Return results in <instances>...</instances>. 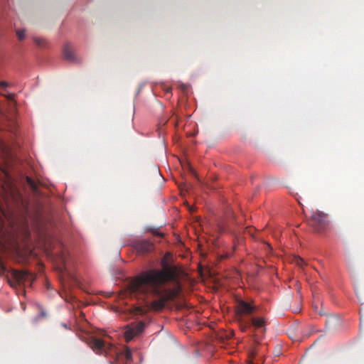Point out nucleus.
Returning a JSON list of instances; mask_svg holds the SVG:
<instances>
[{"label":"nucleus","instance_id":"f257e3e1","mask_svg":"<svg viewBox=\"0 0 364 364\" xmlns=\"http://www.w3.org/2000/svg\"><path fill=\"white\" fill-rule=\"evenodd\" d=\"M175 277V268L167 264L164 266L163 269H149L134 277L129 284L131 291L153 299V301L147 302L145 307H137L136 314L142 315L149 310L154 311L162 310L166 303L173 296V292L166 287V284Z\"/></svg>","mask_w":364,"mask_h":364},{"label":"nucleus","instance_id":"f03ea898","mask_svg":"<svg viewBox=\"0 0 364 364\" xmlns=\"http://www.w3.org/2000/svg\"><path fill=\"white\" fill-rule=\"evenodd\" d=\"M309 225L313 228L316 232H322L325 231L329 225L328 215L320 210H316L311 212V215L308 218Z\"/></svg>","mask_w":364,"mask_h":364},{"label":"nucleus","instance_id":"7ed1b4c3","mask_svg":"<svg viewBox=\"0 0 364 364\" xmlns=\"http://www.w3.org/2000/svg\"><path fill=\"white\" fill-rule=\"evenodd\" d=\"M0 94L3 96H4L6 100L9 102V114H6L4 112H2L0 110V112L2 114L3 120L5 121L6 123L8 124H6L5 126L0 124V130L4 129H8L10 132H14L15 127H16V121L13 119V115L15 114V107H16V101H15V94H11V93H1Z\"/></svg>","mask_w":364,"mask_h":364},{"label":"nucleus","instance_id":"20e7f679","mask_svg":"<svg viewBox=\"0 0 364 364\" xmlns=\"http://www.w3.org/2000/svg\"><path fill=\"white\" fill-rule=\"evenodd\" d=\"M88 346L97 354H110L114 349L112 344L107 343L101 339L91 337L87 341Z\"/></svg>","mask_w":364,"mask_h":364},{"label":"nucleus","instance_id":"39448f33","mask_svg":"<svg viewBox=\"0 0 364 364\" xmlns=\"http://www.w3.org/2000/svg\"><path fill=\"white\" fill-rule=\"evenodd\" d=\"M257 309V306L252 303L243 300H238L235 306V311L237 317L250 315Z\"/></svg>","mask_w":364,"mask_h":364},{"label":"nucleus","instance_id":"423d86ee","mask_svg":"<svg viewBox=\"0 0 364 364\" xmlns=\"http://www.w3.org/2000/svg\"><path fill=\"white\" fill-rule=\"evenodd\" d=\"M145 326L146 324L142 321L132 323L124 332L127 341H129L133 339L134 337L139 335L144 331Z\"/></svg>","mask_w":364,"mask_h":364},{"label":"nucleus","instance_id":"0eeeda50","mask_svg":"<svg viewBox=\"0 0 364 364\" xmlns=\"http://www.w3.org/2000/svg\"><path fill=\"white\" fill-rule=\"evenodd\" d=\"M132 246L140 255L149 253L154 250V244L147 240H136L132 242Z\"/></svg>","mask_w":364,"mask_h":364},{"label":"nucleus","instance_id":"6e6552de","mask_svg":"<svg viewBox=\"0 0 364 364\" xmlns=\"http://www.w3.org/2000/svg\"><path fill=\"white\" fill-rule=\"evenodd\" d=\"M12 277L19 285L26 282H33L35 279L34 275L27 271L14 270L12 272Z\"/></svg>","mask_w":364,"mask_h":364},{"label":"nucleus","instance_id":"1a4fd4ad","mask_svg":"<svg viewBox=\"0 0 364 364\" xmlns=\"http://www.w3.org/2000/svg\"><path fill=\"white\" fill-rule=\"evenodd\" d=\"M251 323L257 333H264L265 332V319L263 317L252 318Z\"/></svg>","mask_w":364,"mask_h":364},{"label":"nucleus","instance_id":"9d476101","mask_svg":"<svg viewBox=\"0 0 364 364\" xmlns=\"http://www.w3.org/2000/svg\"><path fill=\"white\" fill-rule=\"evenodd\" d=\"M64 58L70 62H77V57L75 56L72 46L70 43H66L63 48Z\"/></svg>","mask_w":364,"mask_h":364},{"label":"nucleus","instance_id":"9b49d317","mask_svg":"<svg viewBox=\"0 0 364 364\" xmlns=\"http://www.w3.org/2000/svg\"><path fill=\"white\" fill-rule=\"evenodd\" d=\"M0 152L4 155H8L10 152L9 146L0 137Z\"/></svg>","mask_w":364,"mask_h":364},{"label":"nucleus","instance_id":"f8f14e48","mask_svg":"<svg viewBox=\"0 0 364 364\" xmlns=\"http://www.w3.org/2000/svg\"><path fill=\"white\" fill-rule=\"evenodd\" d=\"M26 182L34 193L38 192V183L30 177H26Z\"/></svg>","mask_w":364,"mask_h":364},{"label":"nucleus","instance_id":"ddd939ff","mask_svg":"<svg viewBox=\"0 0 364 364\" xmlns=\"http://www.w3.org/2000/svg\"><path fill=\"white\" fill-rule=\"evenodd\" d=\"M33 41L35 43L41 48L45 47L47 44L46 40L40 37H33Z\"/></svg>","mask_w":364,"mask_h":364},{"label":"nucleus","instance_id":"4468645a","mask_svg":"<svg viewBox=\"0 0 364 364\" xmlns=\"http://www.w3.org/2000/svg\"><path fill=\"white\" fill-rule=\"evenodd\" d=\"M127 361H131L132 360V351L129 348H126L122 353Z\"/></svg>","mask_w":364,"mask_h":364},{"label":"nucleus","instance_id":"2eb2a0df","mask_svg":"<svg viewBox=\"0 0 364 364\" xmlns=\"http://www.w3.org/2000/svg\"><path fill=\"white\" fill-rule=\"evenodd\" d=\"M234 336V332L232 331H229L227 332H225L223 334L220 336L221 339L223 340H230Z\"/></svg>","mask_w":364,"mask_h":364},{"label":"nucleus","instance_id":"dca6fc26","mask_svg":"<svg viewBox=\"0 0 364 364\" xmlns=\"http://www.w3.org/2000/svg\"><path fill=\"white\" fill-rule=\"evenodd\" d=\"M16 36L20 41H23L26 37V31L24 29H20L16 31Z\"/></svg>","mask_w":364,"mask_h":364},{"label":"nucleus","instance_id":"f3484780","mask_svg":"<svg viewBox=\"0 0 364 364\" xmlns=\"http://www.w3.org/2000/svg\"><path fill=\"white\" fill-rule=\"evenodd\" d=\"M295 263L301 267H304V266L306 264L305 262L304 261V259L301 257H296L295 258V260H294Z\"/></svg>","mask_w":364,"mask_h":364},{"label":"nucleus","instance_id":"a211bd4d","mask_svg":"<svg viewBox=\"0 0 364 364\" xmlns=\"http://www.w3.org/2000/svg\"><path fill=\"white\" fill-rule=\"evenodd\" d=\"M60 267L61 270L63 269H65V256L63 254H61L60 256Z\"/></svg>","mask_w":364,"mask_h":364},{"label":"nucleus","instance_id":"6ab92c4d","mask_svg":"<svg viewBox=\"0 0 364 364\" xmlns=\"http://www.w3.org/2000/svg\"><path fill=\"white\" fill-rule=\"evenodd\" d=\"M9 86V82L6 81H0V88L5 89Z\"/></svg>","mask_w":364,"mask_h":364}]
</instances>
